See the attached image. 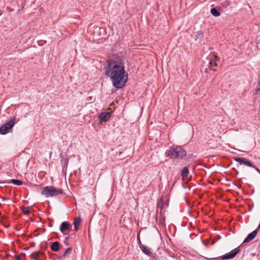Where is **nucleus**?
I'll return each mask as SVG.
<instances>
[{
    "instance_id": "23",
    "label": "nucleus",
    "mask_w": 260,
    "mask_h": 260,
    "mask_svg": "<svg viewBox=\"0 0 260 260\" xmlns=\"http://www.w3.org/2000/svg\"><path fill=\"white\" fill-rule=\"evenodd\" d=\"M203 37V34L201 31H198L197 34L196 35V40H197L198 38H202Z\"/></svg>"
},
{
    "instance_id": "27",
    "label": "nucleus",
    "mask_w": 260,
    "mask_h": 260,
    "mask_svg": "<svg viewBox=\"0 0 260 260\" xmlns=\"http://www.w3.org/2000/svg\"><path fill=\"white\" fill-rule=\"evenodd\" d=\"M259 83L257 84V85L256 86V88L255 89V90H256V92L255 93H256L258 91H259L260 90H258V89H259Z\"/></svg>"
},
{
    "instance_id": "3",
    "label": "nucleus",
    "mask_w": 260,
    "mask_h": 260,
    "mask_svg": "<svg viewBox=\"0 0 260 260\" xmlns=\"http://www.w3.org/2000/svg\"><path fill=\"white\" fill-rule=\"evenodd\" d=\"M63 193V190L52 186H46L43 187L41 194L46 198L57 196Z\"/></svg>"
},
{
    "instance_id": "15",
    "label": "nucleus",
    "mask_w": 260,
    "mask_h": 260,
    "mask_svg": "<svg viewBox=\"0 0 260 260\" xmlns=\"http://www.w3.org/2000/svg\"><path fill=\"white\" fill-rule=\"evenodd\" d=\"M189 174L188 168L185 167L182 169L181 176L183 178L187 177Z\"/></svg>"
},
{
    "instance_id": "20",
    "label": "nucleus",
    "mask_w": 260,
    "mask_h": 260,
    "mask_svg": "<svg viewBox=\"0 0 260 260\" xmlns=\"http://www.w3.org/2000/svg\"><path fill=\"white\" fill-rule=\"evenodd\" d=\"M69 161V159L68 158L66 157L62 160V165L63 169H65L66 170L67 169Z\"/></svg>"
},
{
    "instance_id": "29",
    "label": "nucleus",
    "mask_w": 260,
    "mask_h": 260,
    "mask_svg": "<svg viewBox=\"0 0 260 260\" xmlns=\"http://www.w3.org/2000/svg\"><path fill=\"white\" fill-rule=\"evenodd\" d=\"M41 248H42V249L46 250L47 249V245H45V246H42Z\"/></svg>"
},
{
    "instance_id": "26",
    "label": "nucleus",
    "mask_w": 260,
    "mask_h": 260,
    "mask_svg": "<svg viewBox=\"0 0 260 260\" xmlns=\"http://www.w3.org/2000/svg\"><path fill=\"white\" fill-rule=\"evenodd\" d=\"M14 259H15V260H20V257L18 255H15Z\"/></svg>"
},
{
    "instance_id": "34",
    "label": "nucleus",
    "mask_w": 260,
    "mask_h": 260,
    "mask_svg": "<svg viewBox=\"0 0 260 260\" xmlns=\"http://www.w3.org/2000/svg\"><path fill=\"white\" fill-rule=\"evenodd\" d=\"M236 173H237V174H238V173H239V172H238V171H236Z\"/></svg>"
},
{
    "instance_id": "9",
    "label": "nucleus",
    "mask_w": 260,
    "mask_h": 260,
    "mask_svg": "<svg viewBox=\"0 0 260 260\" xmlns=\"http://www.w3.org/2000/svg\"><path fill=\"white\" fill-rule=\"evenodd\" d=\"M258 230V229H257V228L255 230L253 231L252 232L249 234L247 237L244 240L243 243H247L254 239L256 235L257 234Z\"/></svg>"
},
{
    "instance_id": "13",
    "label": "nucleus",
    "mask_w": 260,
    "mask_h": 260,
    "mask_svg": "<svg viewBox=\"0 0 260 260\" xmlns=\"http://www.w3.org/2000/svg\"><path fill=\"white\" fill-rule=\"evenodd\" d=\"M214 58L210 59L209 66L210 67H216L217 66L216 60H219V58L216 56H214Z\"/></svg>"
},
{
    "instance_id": "28",
    "label": "nucleus",
    "mask_w": 260,
    "mask_h": 260,
    "mask_svg": "<svg viewBox=\"0 0 260 260\" xmlns=\"http://www.w3.org/2000/svg\"><path fill=\"white\" fill-rule=\"evenodd\" d=\"M253 168H254L256 171H257L259 174H260V170L257 168L256 166H254V167H253Z\"/></svg>"
},
{
    "instance_id": "6",
    "label": "nucleus",
    "mask_w": 260,
    "mask_h": 260,
    "mask_svg": "<svg viewBox=\"0 0 260 260\" xmlns=\"http://www.w3.org/2000/svg\"><path fill=\"white\" fill-rule=\"evenodd\" d=\"M31 257L32 260H46L45 254L40 251L34 252L31 254Z\"/></svg>"
},
{
    "instance_id": "2",
    "label": "nucleus",
    "mask_w": 260,
    "mask_h": 260,
    "mask_svg": "<svg viewBox=\"0 0 260 260\" xmlns=\"http://www.w3.org/2000/svg\"><path fill=\"white\" fill-rule=\"evenodd\" d=\"M167 156L170 158H183L186 155L185 150L181 146L170 147L166 152Z\"/></svg>"
},
{
    "instance_id": "14",
    "label": "nucleus",
    "mask_w": 260,
    "mask_h": 260,
    "mask_svg": "<svg viewBox=\"0 0 260 260\" xmlns=\"http://www.w3.org/2000/svg\"><path fill=\"white\" fill-rule=\"evenodd\" d=\"M211 14L215 16L218 17L220 15V13L216 8H212L210 10Z\"/></svg>"
},
{
    "instance_id": "10",
    "label": "nucleus",
    "mask_w": 260,
    "mask_h": 260,
    "mask_svg": "<svg viewBox=\"0 0 260 260\" xmlns=\"http://www.w3.org/2000/svg\"><path fill=\"white\" fill-rule=\"evenodd\" d=\"M140 248L142 251L146 255H149L151 253V248L146 245L141 244Z\"/></svg>"
},
{
    "instance_id": "21",
    "label": "nucleus",
    "mask_w": 260,
    "mask_h": 260,
    "mask_svg": "<svg viewBox=\"0 0 260 260\" xmlns=\"http://www.w3.org/2000/svg\"><path fill=\"white\" fill-rule=\"evenodd\" d=\"M72 251V247H69L68 248L64 251V253L62 255V256L65 257H66L68 254L71 253V252Z\"/></svg>"
},
{
    "instance_id": "4",
    "label": "nucleus",
    "mask_w": 260,
    "mask_h": 260,
    "mask_svg": "<svg viewBox=\"0 0 260 260\" xmlns=\"http://www.w3.org/2000/svg\"><path fill=\"white\" fill-rule=\"evenodd\" d=\"M16 122V118L14 117L6 122L1 126H0V134L2 135H6L10 132L12 129Z\"/></svg>"
},
{
    "instance_id": "16",
    "label": "nucleus",
    "mask_w": 260,
    "mask_h": 260,
    "mask_svg": "<svg viewBox=\"0 0 260 260\" xmlns=\"http://www.w3.org/2000/svg\"><path fill=\"white\" fill-rule=\"evenodd\" d=\"M242 165L250 167H254V165L246 158H245Z\"/></svg>"
},
{
    "instance_id": "12",
    "label": "nucleus",
    "mask_w": 260,
    "mask_h": 260,
    "mask_svg": "<svg viewBox=\"0 0 260 260\" xmlns=\"http://www.w3.org/2000/svg\"><path fill=\"white\" fill-rule=\"evenodd\" d=\"M81 222V218L80 217H76L74 220V230L77 231L79 229V226Z\"/></svg>"
},
{
    "instance_id": "25",
    "label": "nucleus",
    "mask_w": 260,
    "mask_h": 260,
    "mask_svg": "<svg viewBox=\"0 0 260 260\" xmlns=\"http://www.w3.org/2000/svg\"><path fill=\"white\" fill-rule=\"evenodd\" d=\"M68 239H69V237H66L65 238L64 240V244H66V245H69V243H68Z\"/></svg>"
},
{
    "instance_id": "22",
    "label": "nucleus",
    "mask_w": 260,
    "mask_h": 260,
    "mask_svg": "<svg viewBox=\"0 0 260 260\" xmlns=\"http://www.w3.org/2000/svg\"><path fill=\"white\" fill-rule=\"evenodd\" d=\"M23 212L25 215H28L31 213V211L28 207H24L23 209Z\"/></svg>"
},
{
    "instance_id": "24",
    "label": "nucleus",
    "mask_w": 260,
    "mask_h": 260,
    "mask_svg": "<svg viewBox=\"0 0 260 260\" xmlns=\"http://www.w3.org/2000/svg\"><path fill=\"white\" fill-rule=\"evenodd\" d=\"M137 241H138V244L139 245V247H140V245H141L142 244L141 243V240H140L139 233H138V235H137Z\"/></svg>"
},
{
    "instance_id": "1",
    "label": "nucleus",
    "mask_w": 260,
    "mask_h": 260,
    "mask_svg": "<svg viewBox=\"0 0 260 260\" xmlns=\"http://www.w3.org/2000/svg\"><path fill=\"white\" fill-rule=\"evenodd\" d=\"M106 73L110 78L113 86L117 89L123 88L127 82L128 74L125 71L124 63L121 60L108 62Z\"/></svg>"
},
{
    "instance_id": "18",
    "label": "nucleus",
    "mask_w": 260,
    "mask_h": 260,
    "mask_svg": "<svg viewBox=\"0 0 260 260\" xmlns=\"http://www.w3.org/2000/svg\"><path fill=\"white\" fill-rule=\"evenodd\" d=\"M163 207H164V202H163V200L161 199H160L159 200V201L157 203L156 208L157 209H162Z\"/></svg>"
},
{
    "instance_id": "19",
    "label": "nucleus",
    "mask_w": 260,
    "mask_h": 260,
    "mask_svg": "<svg viewBox=\"0 0 260 260\" xmlns=\"http://www.w3.org/2000/svg\"><path fill=\"white\" fill-rule=\"evenodd\" d=\"M245 158V157H235L234 158V159L236 161L239 162L240 165H242Z\"/></svg>"
},
{
    "instance_id": "11",
    "label": "nucleus",
    "mask_w": 260,
    "mask_h": 260,
    "mask_svg": "<svg viewBox=\"0 0 260 260\" xmlns=\"http://www.w3.org/2000/svg\"><path fill=\"white\" fill-rule=\"evenodd\" d=\"M60 246V243L58 241L53 242L50 246L51 250L53 252H57Z\"/></svg>"
},
{
    "instance_id": "5",
    "label": "nucleus",
    "mask_w": 260,
    "mask_h": 260,
    "mask_svg": "<svg viewBox=\"0 0 260 260\" xmlns=\"http://www.w3.org/2000/svg\"><path fill=\"white\" fill-rule=\"evenodd\" d=\"M239 247L234 249L230 252L227 253L218 257L219 259L227 260L234 258L236 255L240 252Z\"/></svg>"
},
{
    "instance_id": "8",
    "label": "nucleus",
    "mask_w": 260,
    "mask_h": 260,
    "mask_svg": "<svg viewBox=\"0 0 260 260\" xmlns=\"http://www.w3.org/2000/svg\"><path fill=\"white\" fill-rule=\"evenodd\" d=\"M111 117V113L109 112H102L99 115V119L104 122L107 121Z\"/></svg>"
},
{
    "instance_id": "33",
    "label": "nucleus",
    "mask_w": 260,
    "mask_h": 260,
    "mask_svg": "<svg viewBox=\"0 0 260 260\" xmlns=\"http://www.w3.org/2000/svg\"><path fill=\"white\" fill-rule=\"evenodd\" d=\"M162 223V221H159V223H160H160L161 224Z\"/></svg>"
},
{
    "instance_id": "7",
    "label": "nucleus",
    "mask_w": 260,
    "mask_h": 260,
    "mask_svg": "<svg viewBox=\"0 0 260 260\" xmlns=\"http://www.w3.org/2000/svg\"><path fill=\"white\" fill-rule=\"evenodd\" d=\"M72 227V225L70 223L67 221H63L61 223L59 227V230L61 233L66 234L64 232L66 231L70 230Z\"/></svg>"
},
{
    "instance_id": "30",
    "label": "nucleus",
    "mask_w": 260,
    "mask_h": 260,
    "mask_svg": "<svg viewBox=\"0 0 260 260\" xmlns=\"http://www.w3.org/2000/svg\"><path fill=\"white\" fill-rule=\"evenodd\" d=\"M30 244L31 247H34L35 246V243L34 242H31Z\"/></svg>"
},
{
    "instance_id": "31",
    "label": "nucleus",
    "mask_w": 260,
    "mask_h": 260,
    "mask_svg": "<svg viewBox=\"0 0 260 260\" xmlns=\"http://www.w3.org/2000/svg\"><path fill=\"white\" fill-rule=\"evenodd\" d=\"M258 83L259 84V89H258V90H260V75H259V77Z\"/></svg>"
},
{
    "instance_id": "32",
    "label": "nucleus",
    "mask_w": 260,
    "mask_h": 260,
    "mask_svg": "<svg viewBox=\"0 0 260 260\" xmlns=\"http://www.w3.org/2000/svg\"><path fill=\"white\" fill-rule=\"evenodd\" d=\"M214 243H215V242L212 241V242H211V244H212V245H213V244H214Z\"/></svg>"
},
{
    "instance_id": "17",
    "label": "nucleus",
    "mask_w": 260,
    "mask_h": 260,
    "mask_svg": "<svg viewBox=\"0 0 260 260\" xmlns=\"http://www.w3.org/2000/svg\"><path fill=\"white\" fill-rule=\"evenodd\" d=\"M10 182L14 184H15L16 185H18V186L22 185L23 183L22 181H21L20 180L14 179H11L10 181Z\"/></svg>"
}]
</instances>
